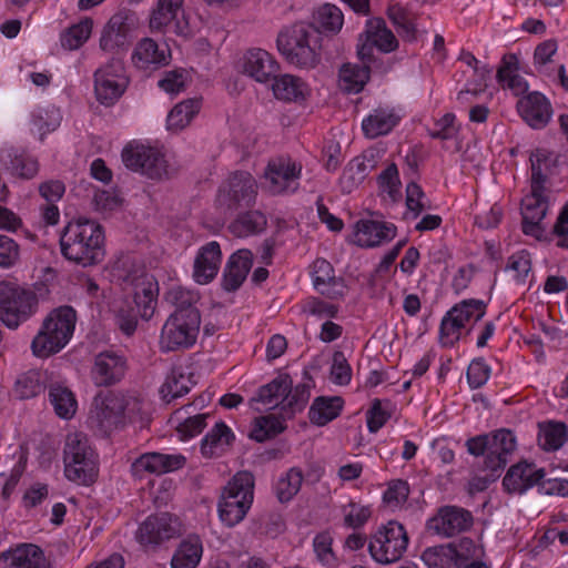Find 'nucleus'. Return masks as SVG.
<instances>
[{
  "label": "nucleus",
  "mask_w": 568,
  "mask_h": 568,
  "mask_svg": "<svg viewBox=\"0 0 568 568\" xmlns=\"http://www.w3.org/2000/svg\"><path fill=\"white\" fill-rule=\"evenodd\" d=\"M65 258L82 266L95 265L104 258V232L100 224L88 219L69 222L60 237Z\"/></svg>",
  "instance_id": "f257e3e1"
},
{
  "label": "nucleus",
  "mask_w": 568,
  "mask_h": 568,
  "mask_svg": "<svg viewBox=\"0 0 568 568\" xmlns=\"http://www.w3.org/2000/svg\"><path fill=\"white\" fill-rule=\"evenodd\" d=\"M75 323L73 307L64 305L52 310L31 343L32 353L40 358L59 353L70 342Z\"/></svg>",
  "instance_id": "f03ea898"
},
{
  "label": "nucleus",
  "mask_w": 568,
  "mask_h": 568,
  "mask_svg": "<svg viewBox=\"0 0 568 568\" xmlns=\"http://www.w3.org/2000/svg\"><path fill=\"white\" fill-rule=\"evenodd\" d=\"M310 396V384L302 383L293 386L292 378L287 374H282L260 387L256 396L251 400L266 408H280L281 414L293 417L304 409Z\"/></svg>",
  "instance_id": "7ed1b4c3"
},
{
  "label": "nucleus",
  "mask_w": 568,
  "mask_h": 568,
  "mask_svg": "<svg viewBox=\"0 0 568 568\" xmlns=\"http://www.w3.org/2000/svg\"><path fill=\"white\" fill-rule=\"evenodd\" d=\"M276 43L281 54L294 65L314 68L320 61L321 36L311 26H292L278 34Z\"/></svg>",
  "instance_id": "20e7f679"
},
{
  "label": "nucleus",
  "mask_w": 568,
  "mask_h": 568,
  "mask_svg": "<svg viewBox=\"0 0 568 568\" xmlns=\"http://www.w3.org/2000/svg\"><path fill=\"white\" fill-rule=\"evenodd\" d=\"M254 499V476L252 473L237 471L224 487L217 504L221 521L227 527L241 523L250 510Z\"/></svg>",
  "instance_id": "39448f33"
},
{
  "label": "nucleus",
  "mask_w": 568,
  "mask_h": 568,
  "mask_svg": "<svg viewBox=\"0 0 568 568\" xmlns=\"http://www.w3.org/2000/svg\"><path fill=\"white\" fill-rule=\"evenodd\" d=\"M467 452L473 456H485L484 469L493 477L498 476L508 463L509 456L516 450L517 442L511 430L497 429L490 434L478 435L467 439Z\"/></svg>",
  "instance_id": "423d86ee"
},
{
  "label": "nucleus",
  "mask_w": 568,
  "mask_h": 568,
  "mask_svg": "<svg viewBox=\"0 0 568 568\" xmlns=\"http://www.w3.org/2000/svg\"><path fill=\"white\" fill-rule=\"evenodd\" d=\"M201 325L199 310L174 311L164 322L159 346L162 352H173L192 347L197 338Z\"/></svg>",
  "instance_id": "0eeeda50"
},
{
  "label": "nucleus",
  "mask_w": 568,
  "mask_h": 568,
  "mask_svg": "<svg viewBox=\"0 0 568 568\" xmlns=\"http://www.w3.org/2000/svg\"><path fill=\"white\" fill-rule=\"evenodd\" d=\"M38 297L34 292L6 281L0 282V321L17 328L36 313Z\"/></svg>",
  "instance_id": "6e6552de"
},
{
  "label": "nucleus",
  "mask_w": 568,
  "mask_h": 568,
  "mask_svg": "<svg viewBox=\"0 0 568 568\" xmlns=\"http://www.w3.org/2000/svg\"><path fill=\"white\" fill-rule=\"evenodd\" d=\"M408 541L405 527L398 521L389 520L372 535L368 551L376 562L388 565L403 557Z\"/></svg>",
  "instance_id": "1a4fd4ad"
},
{
  "label": "nucleus",
  "mask_w": 568,
  "mask_h": 568,
  "mask_svg": "<svg viewBox=\"0 0 568 568\" xmlns=\"http://www.w3.org/2000/svg\"><path fill=\"white\" fill-rule=\"evenodd\" d=\"M133 397L119 390L100 393L93 399V418L103 433H110L124 423L125 412L129 409Z\"/></svg>",
  "instance_id": "9d476101"
},
{
  "label": "nucleus",
  "mask_w": 568,
  "mask_h": 568,
  "mask_svg": "<svg viewBox=\"0 0 568 568\" xmlns=\"http://www.w3.org/2000/svg\"><path fill=\"white\" fill-rule=\"evenodd\" d=\"M128 84L124 65L120 60L112 59L94 73V92L102 104L111 105L118 101Z\"/></svg>",
  "instance_id": "9b49d317"
},
{
  "label": "nucleus",
  "mask_w": 568,
  "mask_h": 568,
  "mask_svg": "<svg viewBox=\"0 0 568 568\" xmlns=\"http://www.w3.org/2000/svg\"><path fill=\"white\" fill-rule=\"evenodd\" d=\"M302 165L291 158L271 160L265 169L266 187L273 195L293 194L298 190Z\"/></svg>",
  "instance_id": "f8f14e48"
},
{
  "label": "nucleus",
  "mask_w": 568,
  "mask_h": 568,
  "mask_svg": "<svg viewBox=\"0 0 568 568\" xmlns=\"http://www.w3.org/2000/svg\"><path fill=\"white\" fill-rule=\"evenodd\" d=\"M124 165L150 179H161L166 174L164 155L155 148L143 144H129L122 151Z\"/></svg>",
  "instance_id": "ddd939ff"
},
{
  "label": "nucleus",
  "mask_w": 568,
  "mask_h": 568,
  "mask_svg": "<svg viewBox=\"0 0 568 568\" xmlns=\"http://www.w3.org/2000/svg\"><path fill=\"white\" fill-rule=\"evenodd\" d=\"M129 371L126 356L120 351H103L94 356L90 371L91 381L95 386L110 387L119 384Z\"/></svg>",
  "instance_id": "4468645a"
},
{
  "label": "nucleus",
  "mask_w": 568,
  "mask_h": 568,
  "mask_svg": "<svg viewBox=\"0 0 568 568\" xmlns=\"http://www.w3.org/2000/svg\"><path fill=\"white\" fill-rule=\"evenodd\" d=\"M471 513L458 506H443L427 520V530L442 538H452L471 528Z\"/></svg>",
  "instance_id": "2eb2a0df"
},
{
  "label": "nucleus",
  "mask_w": 568,
  "mask_h": 568,
  "mask_svg": "<svg viewBox=\"0 0 568 568\" xmlns=\"http://www.w3.org/2000/svg\"><path fill=\"white\" fill-rule=\"evenodd\" d=\"M183 532L180 518L169 513L149 516L139 527L138 539L142 545H161Z\"/></svg>",
  "instance_id": "dca6fc26"
},
{
  "label": "nucleus",
  "mask_w": 568,
  "mask_h": 568,
  "mask_svg": "<svg viewBox=\"0 0 568 568\" xmlns=\"http://www.w3.org/2000/svg\"><path fill=\"white\" fill-rule=\"evenodd\" d=\"M257 195V184L248 172H235L220 189L219 201L227 207L250 205Z\"/></svg>",
  "instance_id": "f3484780"
},
{
  "label": "nucleus",
  "mask_w": 568,
  "mask_h": 568,
  "mask_svg": "<svg viewBox=\"0 0 568 568\" xmlns=\"http://www.w3.org/2000/svg\"><path fill=\"white\" fill-rule=\"evenodd\" d=\"M2 170L20 180H32L39 173L38 160L24 149L6 144L0 149Z\"/></svg>",
  "instance_id": "a211bd4d"
},
{
  "label": "nucleus",
  "mask_w": 568,
  "mask_h": 568,
  "mask_svg": "<svg viewBox=\"0 0 568 568\" xmlns=\"http://www.w3.org/2000/svg\"><path fill=\"white\" fill-rule=\"evenodd\" d=\"M517 111L521 119L535 130L544 129L552 116L551 103L538 91L521 97L517 102Z\"/></svg>",
  "instance_id": "6ab92c4d"
},
{
  "label": "nucleus",
  "mask_w": 568,
  "mask_h": 568,
  "mask_svg": "<svg viewBox=\"0 0 568 568\" xmlns=\"http://www.w3.org/2000/svg\"><path fill=\"white\" fill-rule=\"evenodd\" d=\"M186 458L181 454L145 453L138 457L131 465V473L135 477L145 474L161 475L182 468Z\"/></svg>",
  "instance_id": "aec40b11"
},
{
  "label": "nucleus",
  "mask_w": 568,
  "mask_h": 568,
  "mask_svg": "<svg viewBox=\"0 0 568 568\" xmlns=\"http://www.w3.org/2000/svg\"><path fill=\"white\" fill-rule=\"evenodd\" d=\"M311 276L314 288L323 296L337 300L346 293L343 277L335 275L334 267L325 258H316L311 266Z\"/></svg>",
  "instance_id": "412c9836"
},
{
  "label": "nucleus",
  "mask_w": 568,
  "mask_h": 568,
  "mask_svg": "<svg viewBox=\"0 0 568 568\" xmlns=\"http://www.w3.org/2000/svg\"><path fill=\"white\" fill-rule=\"evenodd\" d=\"M222 263L221 246L216 241L202 245L193 263V278L197 284L211 283L217 275Z\"/></svg>",
  "instance_id": "4be33fe9"
},
{
  "label": "nucleus",
  "mask_w": 568,
  "mask_h": 568,
  "mask_svg": "<svg viewBox=\"0 0 568 568\" xmlns=\"http://www.w3.org/2000/svg\"><path fill=\"white\" fill-rule=\"evenodd\" d=\"M0 568H49V561L37 545L20 544L0 552Z\"/></svg>",
  "instance_id": "5701e85b"
},
{
  "label": "nucleus",
  "mask_w": 568,
  "mask_h": 568,
  "mask_svg": "<svg viewBox=\"0 0 568 568\" xmlns=\"http://www.w3.org/2000/svg\"><path fill=\"white\" fill-rule=\"evenodd\" d=\"M545 476V470L532 463L520 462L513 465L503 479L508 493L523 494L537 485Z\"/></svg>",
  "instance_id": "b1692460"
},
{
  "label": "nucleus",
  "mask_w": 568,
  "mask_h": 568,
  "mask_svg": "<svg viewBox=\"0 0 568 568\" xmlns=\"http://www.w3.org/2000/svg\"><path fill=\"white\" fill-rule=\"evenodd\" d=\"M253 264V254L250 250L241 248L234 252L227 260L222 280V287L227 292H234L246 280Z\"/></svg>",
  "instance_id": "393cba45"
},
{
  "label": "nucleus",
  "mask_w": 568,
  "mask_h": 568,
  "mask_svg": "<svg viewBox=\"0 0 568 568\" xmlns=\"http://www.w3.org/2000/svg\"><path fill=\"white\" fill-rule=\"evenodd\" d=\"M395 235L396 227L394 224L361 220L356 223L354 242L361 247H375L384 242L392 241Z\"/></svg>",
  "instance_id": "a878e982"
},
{
  "label": "nucleus",
  "mask_w": 568,
  "mask_h": 568,
  "mask_svg": "<svg viewBox=\"0 0 568 568\" xmlns=\"http://www.w3.org/2000/svg\"><path fill=\"white\" fill-rule=\"evenodd\" d=\"M243 72L257 82H268L278 71L274 58L263 49H251L243 57Z\"/></svg>",
  "instance_id": "bb28decb"
},
{
  "label": "nucleus",
  "mask_w": 568,
  "mask_h": 568,
  "mask_svg": "<svg viewBox=\"0 0 568 568\" xmlns=\"http://www.w3.org/2000/svg\"><path fill=\"white\" fill-rule=\"evenodd\" d=\"M170 53L151 38L140 40L131 55L132 63L141 70L158 69L169 63Z\"/></svg>",
  "instance_id": "cd10ccee"
},
{
  "label": "nucleus",
  "mask_w": 568,
  "mask_h": 568,
  "mask_svg": "<svg viewBox=\"0 0 568 568\" xmlns=\"http://www.w3.org/2000/svg\"><path fill=\"white\" fill-rule=\"evenodd\" d=\"M130 24L128 17L116 13L110 18L103 28L100 38V48L106 52H114L124 48L129 42Z\"/></svg>",
  "instance_id": "c85d7f7f"
},
{
  "label": "nucleus",
  "mask_w": 568,
  "mask_h": 568,
  "mask_svg": "<svg viewBox=\"0 0 568 568\" xmlns=\"http://www.w3.org/2000/svg\"><path fill=\"white\" fill-rule=\"evenodd\" d=\"M235 436L224 423H216L201 440V454L206 458L219 457L231 446Z\"/></svg>",
  "instance_id": "c756f323"
},
{
  "label": "nucleus",
  "mask_w": 568,
  "mask_h": 568,
  "mask_svg": "<svg viewBox=\"0 0 568 568\" xmlns=\"http://www.w3.org/2000/svg\"><path fill=\"white\" fill-rule=\"evenodd\" d=\"M272 91L276 99L285 102L304 101L310 93L307 84L292 74L274 75Z\"/></svg>",
  "instance_id": "7c9ffc66"
},
{
  "label": "nucleus",
  "mask_w": 568,
  "mask_h": 568,
  "mask_svg": "<svg viewBox=\"0 0 568 568\" xmlns=\"http://www.w3.org/2000/svg\"><path fill=\"white\" fill-rule=\"evenodd\" d=\"M400 118L393 109L378 108L373 110L362 122L365 136L376 139L388 134L399 122Z\"/></svg>",
  "instance_id": "2f4dec72"
},
{
  "label": "nucleus",
  "mask_w": 568,
  "mask_h": 568,
  "mask_svg": "<svg viewBox=\"0 0 568 568\" xmlns=\"http://www.w3.org/2000/svg\"><path fill=\"white\" fill-rule=\"evenodd\" d=\"M203 556V544L199 535L186 536L176 547L171 568H196Z\"/></svg>",
  "instance_id": "473e14b6"
},
{
  "label": "nucleus",
  "mask_w": 568,
  "mask_h": 568,
  "mask_svg": "<svg viewBox=\"0 0 568 568\" xmlns=\"http://www.w3.org/2000/svg\"><path fill=\"white\" fill-rule=\"evenodd\" d=\"M363 36L367 42L374 44L379 51L389 53L398 48V41L393 31L387 28L382 18H371L366 21Z\"/></svg>",
  "instance_id": "72a5a7b5"
},
{
  "label": "nucleus",
  "mask_w": 568,
  "mask_h": 568,
  "mask_svg": "<svg viewBox=\"0 0 568 568\" xmlns=\"http://www.w3.org/2000/svg\"><path fill=\"white\" fill-rule=\"evenodd\" d=\"M518 60L516 55H505L501 60V64L497 70L498 83L504 89H509L515 95H520L527 92V81L517 73Z\"/></svg>",
  "instance_id": "f704fd0d"
},
{
  "label": "nucleus",
  "mask_w": 568,
  "mask_h": 568,
  "mask_svg": "<svg viewBox=\"0 0 568 568\" xmlns=\"http://www.w3.org/2000/svg\"><path fill=\"white\" fill-rule=\"evenodd\" d=\"M158 287L149 276H141L134 291L135 311L143 320H150L156 307Z\"/></svg>",
  "instance_id": "c9c22d12"
},
{
  "label": "nucleus",
  "mask_w": 568,
  "mask_h": 568,
  "mask_svg": "<svg viewBox=\"0 0 568 568\" xmlns=\"http://www.w3.org/2000/svg\"><path fill=\"white\" fill-rule=\"evenodd\" d=\"M87 460V466L91 460H98V455L92 448L88 436L81 432L70 433L65 437L63 448V460Z\"/></svg>",
  "instance_id": "e433bc0d"
},
{
  "label": "nucleus",
  "mask_w": 568,
  "mask_h": 568,
  "mask_svg": "<svg viewBox=\"0 0 568 568\" xmlns=\"http://www.w3.org/2000/svg\"><path fill=\"white\" fill-rule=\"evenodd\" d=\"M343 404L344 402L339 396L316 397L308 412L311 423L317 426L328 424L341 414Z\"/></svg>",
  "instance_id": "4c0bfd02"
},
{
  "label": "nucleus",
  "mask_w": 568,
  "mask_h": 568,
  "mask_svg": "<svg viewBox=\"0 0 568 568\" xmlns=\"http://www.w3.org/2000/svg\"><path fill=\"white\" fill-rule=\"evenodd\" d=\"M371 69L363 64H344L339 70V88L347 93L361 92L369 80Z\"/></svg>",
  "instance_id": "58836bf2"
},
{
  "label": "nucleus",
  "mask_w": 568,
  "mask_h": 568,
  "mask_svg": "<svg viewBox=\"0 0 568 568\" xmlns=\"http://www.w3.org/2000/svg\"><path fill=\"white\" fill-rule=\"evenodd\" d=\"M49 400L60 418L70 419L74 416L78 403L74 394L67 386L51 384L49 386Z\"/></svg>",
  "instance_id": "ea45409f"
},
{
  "label": "nucleus",
  "mask_w": 568,
  "mask_h": 568,
  "mask_svg": "<svg viewBox=\"0 0 568 568\" xmlns=\"http://www.w3.org/2000/svg\"><path fill=\"white\" fill-rule=\"evenodd\" d=\"M47 372L30 369L21 374L13 387L14 395L20 399H29L41 394L45 388Z\"/></svg>",
  "instance_id": "a19ab883"
},
{
  "label": "nucleus",
  "mask_w": 568,
  "mask_h": 568,
  "mask_svg": "<svg viewBox=\"0 0 568 568\" xmlns=\"http://www.w3.org/2000/svg\"><path fill=\"white\" fill-rule=\"evenodd\" d=\"M266 216L260 211H248L240 214L229 226L231 233L237 237H247L265 230Z\"/></svg>",
  "instance_id": "79ce46f5"
},
{
  "label": "nucleus",
  "mask_w": 568,
  "mask_h": 568,
  "mask_svg": "<svg viewBox=\"0 0 568 568\" xmlns=\"http://www.w3.org/2000/svg\"><path fill=\"white\" fill-rule=\"evenodd\" d=\"M373 166L372 162L367 161L365 155L354 158L344 169L339 179L342 191L344 193H351L365 180Z\"/></svg>",
  "instance_id": "37998d69"
},
{
  "label": "nucleus",
  "mask_w": 568,
  "mask_h": 568,
  "mask_svg": "<svg viewBox=\"0 0 568 568\" xmlns=\"http://www.w3.org/2000/svg\"><path fill=\"white\" fill-rule=\"evenodd\" d=\"M201 108L200 100L187 99L178 103L168 114L166 126L172 131H180L187 126Z\"/></svg>",
  "instance_id": "c03bdc74"
},
{
  "label": "nucleus",
  "mask_w": 568,
  "mask_h": 568,
  "mask_svg": "<svg viewBox=\"0 0 568 568\" xmlns=\"http://www.w3.org/2000/svg\"><path fill=\"white\" fill-rule=\"evenodd\" d=\"M530 193L521 201V215L524 219L542 221L548 211L546 189L541 186H530Z\"/></svg>",
  "instance_id": "a18cd8bd"
},
{
  "label": "nucleus",
  "mask_w": 568,
  "mask_h": 568,
  "mask_svg": "<svg viewBox=\"0 0 568 568\" xmlns=\"http://www.w3.org/2000/svg\"><path fill=\"white\" fill-rule=\"evenodd\" d=\"M287 417L284 414H282V417L270 414L255 418L250 434L251 438L258 443H263L275 437L285 429L284 420Z\"/></svg>",
  "instance_id": "49530a36"
},
{
  "label": "nucleus",
  "mask_w": 568,
  "mask_h": 568,
  "mask_svg": "<svg viewBox=\"0 0 568 568\" xmlns=\"http://www.w3.org/2000/svg\"><path fill=\"white\" fill-rule=\"evenodd\" d=\"M303 478V471L301 468H290L275 484L274 491L277 499L281 503L291 501L300 491Z\"/></svg>",
  "instance_id": "de8ad7c7"
},
{
  "label": "nucleus",
  "mask_w": 568,
  "mask_h": 568,
  "mask_svg": "<svg viewBox=\"0 0 568 568\" xmlns=\"http://www.w3.org/2000/svg\"><path fill=\"white\" fill-rule=\"evenodd\" d=\"M450 546L456 568H467L474 561H481L480 558L484 556L483 547L467 537L459 539L457 542H450Z\"/></svg>",
  "instance_id": "09e8293b"
},
{
  "label": "nucleus",
  "mask_w": 568,
  "mask_h": 568,
  "mask_svg": "<svg viewBox=\"0 0 568 568\" xmlns=\"http://www.w3.org/2000/svg\"><path fill=\"white\" fill-rule=\"evenodd\" d=\"M64 475L73 483L79 485H90L98 476V460H91V465L87 466V460L79 459L74 462L63 460Z\"/></svg>",
  "instance_id": "8fccbe9b"
},
{
  "label": "nucleus",
  "mask_w": 568,
  "mask_h": 568,
  "mask_svg": "<svg viewBox=\"0 0 568 568\" xmlns=\"http://www.w3.org/2000/svg\"><path fill=\"white\" fill-rule=\"evenodd\" d=\"M315 22L318 32L337 33L343 27L344 16L338 7L325 3L318 8L315 14Z\"/></svg>",
  "instance_id": "3c124183"
},
{
  "label": "nucleus",
  "mask_w": 568,
  "mask_h": 568,
  "mask_svg": "<svg viewBox=\"0 0 568 568\" xmlns=\"http://www.w3.org/2000/svg\"><path fill=\"white\" fill-rule=\"evenodd\" d=\"M420 558L428 568H456L450 542L427 547Z\"/></svg>",
  "instance_id": "603ef678"
},
{
  "label": "nucleus",
  "mask_w": 568,
  "mask_h": 568,
  "mask_svg": "<svg viewBox=\"0 0 568 568\" xmlns=\"http://www.w3.org/2000/svg\"><path fill=\"white\" fill-rule=\"evenodd\" d=\"M183 0H159L156 9L150 18V28L152 30H161L169 26L173 19L178 17Z\"/></svg>",
  "instance_id": "864d4df0"
},
{
  "label": "nucleus",
  "mask_w": 568,
  "mask_h": 568,
  "mask_svg": "<svg viewBox=\"0 0 568 568\" xmlns=\"http://www.w3.org/2000/svg\"><path fill=\"white\" fill-rule=\"evenodd\" d=\"M568 439V429L562 423H548L540 427L538 442L546 450L560 448Z\"/></svg>",
  "instance_id": "5fc2aeb1"
},
{
  "label": "nucleus",
  "mask_w": 568,
  "mask_h": 568,
  "mask_svg": "<svg viewBox=\"0 0 568 568\" xmlns=\"http://www.w3.org/2000/svg\"><path fill=\"white\" fill-rule=\"evenodd\" d=\"M60 122L61 114L55 106L39 108L32 112V126L41 140L47 133L54 131Z\"/></svg>",
  "instance_id": "6e6d98bb"
},
{
  "label": "nucleus",
  "mask_w": 568,
  "mask_h": 568,
  "mask_svg": "<svg viewBox=\"0 0 568 568\" xmlns=\"http://www.w3.org/2000/svg\"><path fill=\"white\" fill-rule=\"evenodd\" d=\"M200 296L195 291L183 286H172L164 294V301L175 307V311L186 312L189 310H197L195 304Z\"/></svg>",
  "instance_id": "4d7b16f0"
},
{
  "label": "nucleus",
  "mask_w": 568,
  "mask_h": 568,
  "mask_svg": "<svg viewBox=\"0 0 568 568\" xmlns=\"http://www.w3.org/2000/svg\"><path fill=\"white\" fill-rule=\"evenodd\" d=\"M92 21L85 19L65 30L60 38L61 45L68 50L79 49L90 37Z\"/></svg>",
  "instance_id": "13d9d810"
},
{
  "label": "nucleus",
  "mask_w": 568,
  "mask_h": 568,
  "mask_svg": "<svg viewBox=\"0 0 568 568\" xmlns=\"http://www.w3.org/2000/svg\"><path fill=\"white\" fill-rule=\"evenodd\" d=\"M486 313V304L480 300H464L450 308V314L462 320L466 326L468 323L478 322Z\"/></svg>",
  "instance_id": "bf43d9fd"
},
{
  "label": "nucleus",
  "mask_w": 568,
  "mask_h": 568,
  "mask_svg": "<svg viewBox=\"0 0 568 568\" xmlns=\"http://www.w3.org/2000/svg\"><path fill=\"white\" fill-rule=\"evenodd\" d=\"M389 19L396 27L398 36L406 42H415L418 37V31L413 19L409 14L400 9L394 8L388 13Z\"/></svg>",
  "instance_id": "052dcab7"
},
{
  "label": "nucleus",
  "mask_w": 568,
  "mask_h": 568,
  "mask_svg": "<svg viewBox=\"0 0 568 568\" xmlns=\"http://www.w3.org/2000/svg\"><path fill=\"white\" fill-rule=\"evenodd\" d=\"M531 163V184L530 186L545 187L547 172L550 168V154L542 149H537L530 154Z\"/></svg>",
  "instance_id": "680f3d73"
},
{
  "label": "nucleus",
  "mask_w": 568,
  "mask_h": 568,
  "mask_svg": "<svg viewBox=\"0 0 568 568\" xmlns=\"http://www.w3.org/2000/svg\"><path fill=\"white\" fill-rule=\"evenodd\" d=\"M465 327L462 320L450 314V310L442 318L439 326V342L443 346H452L460 337Z\"/></svg>",
  "instance_id": "e2e57ef3"
},
{
  "label": "nucleus",
  "mask_w": 568,
  "mask_h": 568,
  "mask_svg": "<svg viewBox=\"0 0 568 568\" xmlns=\"http://www.w3.org/2000/svg\"><path fill=\"white\" fill-rule=\"evenodd\" d=\"M465 327L462 320L450 314V310L442 318L439 326V342L443 346H452L460 337Z\"/></svg>",
  "instance_id": "0e129e2a"
},
{
  "label": "nucleus",
  "mask_w": 568,
  "mask_h": 568,
  "mask_svg": "<svg viewBox=\"0 0 568 568\" xmlns=\"http://www.w3.org/2000/svg\"><path fill=\"white\" fill-rule=\"evenodd\" d=\"M425 193L419 184L410 182L406 186V219H417L426 209Z\"/></svg>",
  "instance_id": "69168bd1"
},
{
  "label": "nucleus",
  "mask_w": 568,
  "mask_h": 568,
  "mask_svg": "<svg viewBox=\"0 0 568 568\" xmlns=\"http://www.w3.org/2000/svg\"><path fill=\"white\" fill-rule=\"evenodd\" d=\"M122 197L114 190H97L92 204L95 211L106 214L118 210L122 205Z\"/></svg>",
  "instance_id": "338daca9"
},
{
  "label": "nucleus",
  "mask_w": 568,
  "mask_h": 568,
  "mask_svg": "<svg viewBox=\"0 0 568 568\" xmlns=\"http://www.w3.org/2000/svg\"><path fill=\"white\" fill-rule=\"evenodd\" d=\"M490 366L484 358H475L467 368L466 377L471 389L484 386L490 377Z\"/></svg>",
  "instance_id": "774afa93"
}]
</instances>
